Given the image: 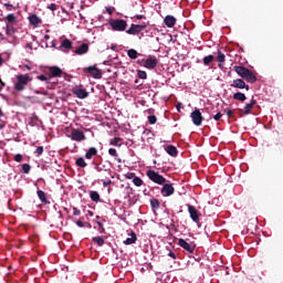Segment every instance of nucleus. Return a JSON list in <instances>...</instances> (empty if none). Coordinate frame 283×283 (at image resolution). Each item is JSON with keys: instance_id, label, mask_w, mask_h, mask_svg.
<instances>
[{"instance_id": "9b49d317", "label": "nucleus", "mask_w": 283, "mask_h": 283, "mask_svg": "<svg viewBox=\"0 0 283 283\" xmlns=\"http://www.w3.org/2000/svg\"><path fill=\"white\" fill-rule=\"evenodd\" d=\"M231 87H235L237 90H247L249 92L250 87L242 78L233 80Z\"/></svg>"}, {"instance_id": "423d86ee", "label": "nucleus", "mask_w": 283, "mask_h": 283, "mask_svg": "<svg viewBox=\"0 0 283 283\" xmlns=\"http://www.w3.org/2000/svg\"><path fill=\"white\" fill-rule=\"evenodd\" d=\"M190 118H192L193 125L196 127H200L202 125V122L205 120V117H202V113H200V109L196 108L191 114Z\"/></svg>"}, {"instance_id": "09e8293b", "label": "nucleus", "mask_w": 283, "mask_h": 283, "mask_svg": "<svg viewBox=\"0 0 283 283\" xmlns=\"http://www.w3.org/2000/svg\"><path fill=\"white\" fill-rule=\"evenodd\" d=\"M97 226L99 233H105V228L103 227V223L101 221H97Z\"/></svg>"}, {"instance_id": "39448f33", "label": "nucleus", "mask_w": 283, "mask_h": 283, "mask_svg": "<svg viewBox=\"0 0 283 283\" xmlns=\"http://www.w3.org/2000/svg\"><path fill=\"white\" fill-rule=\"evenodd\" d=\"M83 72L90 74L93 78H103V72H101V69L96 66L84 67Z\"/></svg>"}, {"instance_id": "f3484780", "label": "nucleus", "mask_w": 283, "mask_h": 283, "mask_svg": "<svg viewBox=\"0 0 283 283\" xmlns=\"http://www.w3.org/2000/svg\"><path fill=\"white\" fill-rule=\"evenodd\" d=\"M38 198L42 202V205H50V200H48V195L43 190H38Z\"/></svg>"}, {"instance_id": "0e129e2a", "label": "nucleus", "mask_w": 283, "mask_h": 283, "mask_svg": "<svg viewBox=\"0 0 283 283\" xmlns=\"http://www.w3.org/2000/svg\"><path fill=\"white\" fill-rule=\"evenodd\" d=\"M0 83H1L0 85H1L2 87H6V83H4L3 81L0 80Z\"/></svg>"}, {"instance_id": "864d4df0", "label": "nucleus", "mask_w": 283, "mask_h": 283, "mask_svg": "<svg viewBox=\"0 0 283 283\" xmlns=\"http://www.w3.org/2000/svg\"><path fill=\"white\" fill-rule=\"evenodd\" d=\"M168 258H171L172 260H176L178 258V255H176L174 251H169Z\"/></svg>"}, {"instance_id": "8fccbe9b", "label": "nucleus", "mask_w": 283, "mask_h": 283, "mask_svg": "<svg viewBox=\"0 0 283 283\" xmlns=\"http://www.w3.org/2000/svg\"><path fill=\"white\" fill-rule=\"evenodd\" d=\"M116 8L114 7H106V12H108V14H114Z\"/></svg>"}, {"instance_id": "aec40b11", "label": "nucleus", "mask_w": 283, "mask_h": 283, "mask_svg": "<svg viewBox=\"0 0 283 283\" xmlns=\"http://www.w3.org/2000/svg\"><path fill=\"white\" fill-rule=\"evenodd\" d=\"M176 17L174 15H166V18L164 19V23L168 28H174V25H176Z\"/></svg>"}, {"instance_id": "5fc2aeb1", "label": "nucleus", "mask_w": 283, "mask_h": 283, "mask_svg": "<svg viewBox=\"0 0 283 283\" xmlns=\"http://www.w3.org/2000/svg\"><path fill=\"white\" fill-rule=\"evenodd\" d=\"M103 182V187H109V185H112V179H108V180H102Z\"/></svg>"}, {"instance_id": "4468645a", "label": "nucleus", "mask_w": 283, "mask_h": 283, "mask_svg": "<svg viewBox=\"0 0 283 283\" xmlns=\"http://www.w3.org/2000/svg\"><path fill=\"white\" fill-rule=\"evenodd\" d=\"M50 78H59L63 76V70H61L59 66H51L50 69Z\"/></svg>"}, {"instance_id": "cd10ccee", "label": "nucleus", "mask_w": 283, "mask_h": 283, "mask_svg": "<svg viewBox=\"0 0 283 283\" xmlns=\"http://www.w3.org/2000/svg\"><path fill=\"white\" fill-rule=\"evenodd\" d=\"M233 98L234 101H240L241 103H244V101H247V95H244V93H234L233 94Z\"/></svg>"}, {"instance_id": "b1692460", "label": "nucleus", "mask_w": 283, "mask_h": 283, "mask_svg": "<svg viewBox=\"0 0 283 283\" xmlns=\"http://www.w3.org/2000/svg\"><path fill=\"white\" fill-rule=\"evenodd\" d=\"M137 240H138V237L136 235V232H132L130 238H127L124 241V244H126V247H129V244H136Z\"/></svg>"}, {"instance_id": "72a5a7b5", "label": "nucleus", "mask_w": 283, "mask_h": 283, "mask_svg": "<svg viewBox=\"0 0 283 283\" xmlns=\"http://www.w3.org/2000/svg\"><path fill=\"white\" fill-rule=\"evenodd\" d=\"M6 34H8V36H12V34H14V27L7 24Z\"/></svg>"}, {"instance_id": "c03bdc74", "label": "nucleus", "mask_w": 283, "mask_h": 283, "mask_svg": "<svg viewBox=\"0 0 283 283\" xmlns=\"http://www.w3.org/2000/svg\"><path fill=\"white\" fill-rule=\"evenodd\" d=\"M13 160H15V163H22V160H23V155L17 154V155L13 157Z\"/></svg>"}, {"instance_id": "4c0bfd02", "label": "nucleus", "mask_w": 283, "mask_h": 283, "mask_svg": "<svg viewBox=\"0 0 283 283\" xmlns=\"http://www.w3.org/2000/svg\"><path fill=\"white\" fill-rule=\"evenodd\" d=\"M120 137H115L111 140V145H113L114 147H120V145L118 143H120Z\"/></svg>"}, {"instance_id": "bf43d9fd", "label": "nucleus", "mask_w": 283, "mask_h": 283, "mask_svg": "<svg viewBox=\"0 0 283 283\" xmlns=\"http://www.w3.org/2000/svg\"><path fill=\"white\" fill-rule=\"evenodd\" d=\"M135 19H137L138 21H140V20L145 19V15H143V14H136V15H135Z\"/></svg>"}, {"instance_id": "dca6fc26", "label": "nucleus", "mask_w": 283, "mask_h": 283, "mask_svg": "<svg viewBox=\"0 0 283 283\" xmlns=\"http://www.w3.org/2000/svg\"><path fill=\"white\" fill-rule=\"evenodd\" d=\"M233 70L237 74H239L241 76V78H244L249 72H251V70L244 67V66H233Z\"/></svg>"}, {"instance_id": "a19ab883", "label": "nucleus", "mask_w": 283, "mask_h": 283, "mask_svg": "<svg viewBox=\"0 0 283 283\" xmlns=\"http://www.w3.org/2000/svg\"><path fill=\"white\" fill-rule=\"evenodd\" d=\"M7 21L9 23H14V21H17V17L14 15V13H10L7 15Z\"/></svg>"}, {"instance_id": "f8f14e48", "label": "nucleus", "mask_w": 283, "mask_h": 283, "mask_svg": "<svg viewBox=\"0 0 283 283\" xmlns=\"http://www.w3.org/2000/svg\"><path fill=\"white\" fill-rule=\"evenodd\" d=\"M72 48H73V44H72L71 40L70 39H64L61 42V45L59 46V50L61 52L67 53V52H70V50H72Z\"/></svg>"}, {"instance_id": "c756f323", "label": "nucleus", "mask_w": 283, "mask_h": 283, "mask_svg": "<svg viewBox=\"0 0 283 283\" xmlns=\"http://www.w3.org/2000/svg\"><path fill=\"white\" fill-rule=\"evenodd\" d=\"M127 55L132 60H136V59H138V51H136L135 49H130V50L127 51Z\"/></svg>"}, {"instance_id": "e433bc0d", "label": "nucleus", "mask_w": 283, "mask_h": 283, "mask_svg": "<svg viewBox=\"0 0 283 283\" xmlns=\"http://www.w3.org/2000/svg\"><path fill=\"white\" fill-rule=\"evenodd\" d=\"M31 169H32V166H30V164H23L22 165V171L24 174H30Z\"/></svg>"}, {"instance_id": "603ef678", "label": "nucleus", "mask_w": 283, "mask_h": 283, "mask_svg": "<svg viewBox=\"0 0 283 283\" xmlns=\"http://www.w3.org/2000/svg\"><path fill=\"white\" fill-rule=\"evenodd\" d=\"M4 8H7L9 12H11V10H14V6L10 3H4Z\"/></svg>"}, {"instance_id": "3c124183", "label": "nucleus", "mask_w": 283, "mask_h": 283, "mask_svg": "<svg viewBox=\"0 0 283 283\" xmlns=\"http://www.w3.org/2000/svg\"><path fill=\"white\" fill-rule=\"evenodd\" d=\"M75 224H77V226L80 227V229H83V228L85 227V222H83L82 219L77 220V221L75 222Z\"/></svg>"}, {"instance_id": "f704fd0d", "label": "nucleus", "mask_w": 283, "mask_h": 283, "mask_svg": "<svg viewBox=\"0 0 283 283\" xmlns=\"http://www.w3.org/2000/svg\"><path fill=\"white\" fill-rule=\"evenodd\" d=\"M133 184L135 185V187H143L144 181H143V179H140V177H135L133 179Z\"/></svg>"}, {"instance_id": "e2e57ef3", "label": "nucleus", "mask_w": 283, "mask_h": 283, "mask_svg": "<svg viewBox=\"0 0 283 283\" xmlns=\"http://www.w3.org/2000/svg\"><path fill=\"white\" fill-rule=\"evenodd\" d=\"M3 65V57H1V55H0V66H2Z\"/></svg>"}, {"instance_id": "680f3d73", "label": "nucleus", "mask_w": 283, "mask_h": 283, "mask_svg": "<svg viewBox=\"0 0 283 283\" xmlns=\"http://www.w3.org/2000/svg\"><path fill=\"white\" fill-rule=\"evenodd\" d=\"M27 48H28L29 50H32V43H27Z\"/></svg>"}, {"instance_id": "393cba45", "label": "nucleus", "mask_w": 283, "mask_h": 283, "mask_svg": "<svg viewBox=\"0 0 283 283\" xmlns=\"http://www.w3.org/2000/svg\"><path fill=\"white\" fill-rule=\"evenodd\" d=\"M132 196H134V188L127 187L125 198L128 200L129 205H135L136 201H134V199H132Z\"/></svg>"}, {"instance_id": "37998d69", "label": "nucleus", "mask_w": 283, "mask_h": 283, "mask_svg": "<svg viewBox=\"0 0 283 283\" xmlns=\"http://www.w3.org/2000/svg\"><path fill=\"white\" fill-rule=\"evenodd\" d=\"M108 154L109 156H113V158H118V153L116 151L115 148H109Z\"/></svg>"}, {"instance_id": "052dcab7", "label": "nucleus", "mask_w": 283, "mask_h": 283, "mask_svg": "<svg viewBox=\"0 0 283 283\" xmlns=\"http://www.w3.org/2000/svg\"><path fill=\"white\" fill-rule=\"evenodd\" d=\"M34 94H43V96H48V92H41L38 90L34 91Z\"/></svg>"}, {"instance_id": "f03ea898", "label": "nucleus", "mask_w": 283, "mask_h": 283, "mask_svg": "<svg viewBox=\"0 0 283 283\" xmlns=\"http://www.w3.org/2000/svg\"><path fill=\"white\" fill-rule=\"evenodd\" d=\"M147 178L151 180V182H155V185H165L167 182V179L163 177V175L158 174L156 170H147L146 171Z\"/></svg>"}, {"instance_id": "49530a36", "label": "nucleus", "mask_w": 283, "mask_h": 283, "mask_svg": "<svg viewBox=\"0 0 283 283\" xmlns=\"http://www.w3.org/2000/svg\"><path fill=\"white\" fill-rule=\"evenodd\" d=\"M43 151H44L43 146H40V147H38V148L35 149V155H36V156H42Z\"/></svg>"}, {"instance_id": "6e6d98bb", "label": "nucleus", "mask_w": 283, "mask_h": 283, "mask_svg": "<svg viewBox=\"0 0 283 283\" xmlns=\"http://www.w3.org/2000/svg\"><path fill=\"white\" fill-rule=\"evenodd\" d=\"M220 118H222V113H217L214 116H213V119L214 120H220Z\"/></svg>"}, {"instance_id": "a211bd4d", "label": "nucleus", "mask_w": 283, "mask_h": 283, "mask_svg": "<svg viewBox=\"0 0 283 283\" xmlns=\"http://www.w3.org/2000/svg\"><path fill=\"white\" fill-rule=\"evenodd\" d=\"M29 21L31 25H34V28H39V25L42 23L41 18H39L36 14L30 15Z\"/></svg>"}, {"instance_id": "6e6552de", "label": "nucleus", "mask_w": 283, "mask_h": 283, "mask_svg": "<svg viewBox=\"0 0 283 283\" xmlns=\"http://www.w3.org/2000/svg\"><path fill=\"white\" fill-rule=\"evenodd\" d=\"M177 244L188 253H193V251H196V244L189 243L185 239H179Z\"/></svg>"}, {"instance_id": "4d7b16f0", "label": "nucleus", "mask_w": 283, "mask_h": 283, "mask_svg": "<svg viewBox=\"0 0 283 283\" xmlns=\"http://www.w3.org/2000/svg\"><path fill=\"white\" fill-rule=\"evenodd\" d=\"M73 216H81V210H78L76 207L73 208Z\"/></svg>"}, {"instance_id": "58836bf2", "label": "nucleus", "mask_w": 283, "mask_h": 283, "mask_svg": "<svg viewBox=\"0 0 283 283\" xmlns=\"http://www.w3.org/2000/svg\"><path fill=\"white\" fill-rule=\"evenodd\" d=\"M226 55L221 51H218L217 60L219 63H224Z\"/></svg>"}, {"instance_id": "20e7f679", "label": "nucleus", "mask_w": 283, "mask_h": 283, "mask_svg": "<svg viewBox=\"0 0 283 283\" xmlns=\"http://www.w3.org/2000/svg\"><path fill=\"white\" fill-rule=\"evenodd\" d=\"M143 30H147V23L143 22L142 24H133L130 28L126 31V34L136 35L140 34Z\"/></svg>"}, {"instance_id": "1a4fd4ad", "label": "nucleus", "mask_w": 283, "mask_h": 283, "mask_svg": "<svg viewBox=\"0 0 283 283\" xmlns=\"http://www.w3.org/2000/svg\"><path fill=\"white\" fill-rule=\"evenodd\" d=\"M144 63L143 66L147 70H156V66L158 65V59L154 56H149L147 60H142Z\"/></svg>"}, {"instance_id": "412c9836", "label": "nucleus", "mask_w": 283, "mask_h": 283, "mask_svg": "<svg viewBox=\"0 0 283 283\" xmlns=\"http://www.w3.org/2000/svg\"><path fill=\"white\" fill-rule=\"evenodd\" d=\"M74 94L77 98H87L90 96V93L85 88H77L74 91Z\"/></svg>"}, {"instance_id": "7c9ffc66", "label": "nucleus", "mask_w": 283, "mask_h": 283, "mask_svg": "<svg viewBox=\"0 0 283 283\" xmlns=\"http://www.w3.org/2000/svg\"><path fill=\"white\" fill-rule=\"evenodd\" d=\"M214 56L213 55H207L203 57V65H211V63H213L214 61Z\"/></svg>"}, {"instance_id": "bb28decb", "label": "nucleus", "mask_w": 283, "mask_h": 283, "mask_svg": "<svg viewBox=\"0 0 283 283\" xmlns=\"http://www.w3.org/2000/svg\"><path fill=\"white\" fill-rule=\"evenodd\" d=\"M244 78L248 83H256L258 81V76H255V74H253L251 71H249L248 75H245Z\"/></svg>"}, {"instance_id": "69168bd1", "label": "nucleus", "mask_w": 283, "mask_h": 283, "mask_svg": "<svg viewBox=\"0 0 283 283\" xmlns=\"http://www.w3.org/2000/svg\"><path fill=\"white\" fill-rule=\"evenodd\" d=\"M3 116V111L0 109V118Z\"/></svg>"}, {"instance_id": "774afa93", "label": "nucleus", "mask_w": 283, "mask_h": 283, "mask_svg": "<svg viewBox=\"0 0 283 283\" xmlns=\"http://www.w3.org/2000/svg\"><path fill=\"white\" fill-rule=\"evenodd\" d=\"M24 67H27L28 70H32V67H30V65H24Z\"/></svg>"}, {"instance_id": "ddd939ff", "label": "nucleus", "mask_w": 283, "mask_h": 283, "mask_svg": "<svg viewBox=\"0 0 283 283\" xmlns=\"http://www.w3.org/2000/svg\"><path fill=\"white\" fill-rule=\"evenodd\" d=\"M74 54L78 56H83V54H87L90 52V44L82 43L76 50L73 51Z\"/></svg>"}, {"instance_id": "a18cd8bd", "label": "nucleus", "mask_w": 283, "mask_h": 283, "mask_svg": "<svg viewBox=\"0 0 283 283\" xmlns=\"http://www.w3.org/2000/svg\"><path fill=\"white\" fill-rule=\"evenodd\" d=\"M125 178H127V180H134V178H136V174L135 172H127L125 175Z\"/></svg>"}, {"instance_id": "9d476101", "label": "nucleus", "mask_w": 283, "mask_h": 283, "mask_svg": "<svg viewBox=\"0 0 283 283\" xmlns=\"http://www.w3.org/2000/svg\"><path fill=\"white\" fill-rule=\"evenodd\" d=\"M85 133L83 130L73 129L71 133V139L75 140L76 143H81L85 140Z\"/></svg>"}, {"instance_id": "4be33fe9", "label": "nucleus", "mask_w": 283, "mask_h": 283, "mask_svg": "<svg viewBox=\"0 0 283 283\" xmlns=\"http://www.w3.org/2000/svg\"><path fill=\"white\" fill-rule=\"evenodd\" d=\"M165 150L167 151V154L169 156H172V157L178 156V148H176V146H174V145L166 146Z\"/></svg>"}, {"instance_id": "13d9d810", "label": "nucleus", "mask_w": 283, "mask_h": 283, "mask_svg": "<svg viewBox=\"0 0 283 283\" xmlns=\"http://www.w3.org/2000/svg\"><path fill=\"white\" fill-rule=\"evenodd\" d=\"M227 116L228 118H233V116H235V113L233 111H228Z\"/></svg>"}, {"instance_id": "79ce46f5", "label": "nucleus", "mask_w": 283, "mask_h": 283, "mask_svg": "<svg viewBox=\"0 0 283 283\" xmlns=\"http://www.w3.org/2000/svg\"><path fill=\"white\" fill-rule=\"evenodd\" d=\"M46 8L48 10H51V12H56V10H59V6L56 3H51Z\"/></svg>"}, {"instance_id": "7ed1b4c3", "label": "nucleus", "mask_w": 283, "mask_h": 283, "mask_svg": "<svg viewBox=\"0 0 283 283\" xmlns=\"http://www.w3.org/2000/svg\"><path fill=\"white\" fill-rule=\"evenodd\" d=\"M109 25L114 32H125L127 30V21L120 19H113L109 21Z\"/></svg>"}, {"instance_id": "ea45409f", "label": "nucleus", "mask_w": 283, "mask_h": 283, "mask_svg": "<svg viewBox=\"0 0 283 283\" xmlns=\"http://www.w3.org/2000/svg\"><path fill=\"white\" fill-rule=\"evenodd\" d=\"M157 122H158V118L156 117V115L148 116V123L150 125H156Z\"/></svg>"}, {"instance_id": "473e14b6", "label": "nucleus", "mask_w": 283, "mask_h": 283, "mask_svg": "<svg viewBox=\"0 0 283 283\" xmlns=\"http://www.w3.org/2000/svg\"><path fill=\"white\" fill-rule=\"evenodd\" d=\"M150 206L153 209H160V201H158V199H151Z\"/></svg>"}, {"instance_id": "5701e85b", "label": "nucleus", "mask_w": 283, "mask_h": 283, "mask_svg": "<svg viewBox=\"0 0 283 283\" xmlns=\"http://www.w3.org/2000/svg\"><path fill=\"white\" fill-rule=\"evenodd\" d=\"M98 155V150L95 147H91L86 154H85V158L86 160H92V158H94V156Z\"/></svg>"}, {"instance_id": "338daca9", "label": "nucleus", "mask_w": 283, "mask_h": 283, "mask_svg": "<svg viewBox=\"0 0 283 283\" xmlns=\"http://www.w3.org/2000/svg\"><path fill=\"white\" fill-rule=\"evenodd\" d=\"M45 41H48V39H50V35H44Z\"/></svg>"}, {"instance_id": "de8ad7c7", "label": "nucleus", "mask_w": 283, "mask_h": 283, "mask_svg": "<svg viewBox=\"0 0 283 283\" xmlns=\"http://www.w3.org/2000/svg\"><path fill=\"white\" fill-rule=\"evenodd\" d=\"M50 75L49 76H45V75H39L38 76V81H45L48 83V81H50Z\"/></svg>"}, {"instance_id": "a878e982", "label": "nucleus", "mask_w": 283, "mask_h": 283, "mask_svg": "<svg viewBox=\"0 0 283 283\" xmlns=\"http://www.w3.org/2000/svg\"><path fill=\"white\" fill-rule=\"evenodd\" d=\"M90 198L93 202H101V195L97 191L91 190Z\"/></svg>"}, {"instance_id": "f257e3e1", "label": "nucleus", "mask_w": 283, "mask_h": 283, "mask_svg": "<svg viewBox=\"0 0 283 283\" xmlns=\"http://www.w3.org/2000/svg\"><path fill=\"white\" fill-rule=\"evenodd\" d=\"M17 82L14 83L15 92H23L29 83H32V77L28 74H18L15 76Z\"/></svg>"}, {"instance_id": "2eb2a0df", "label": "nucleus", "mask_w": 283, "mask_h": 283, "mask_svg": "<svg viewBox=\"0 0 283 283\" xmlns=\"http://www.w3.org/2000/svg\"><path fill=\"white\" fill-rule=\"evenodd\" d=\"M188 212H189L190 218L193 222H198V220H200V213L198 212L196 207L189 205L188 206Z\"/></svg>"}, {"instance_id": "6ab92c4d", "label": "nucleus", "mask_w": 283, "mask_h": 283, "mask_svg": "<svg viewBox=\"0 0 283 283\" xmlns=\"http://www.w3.org/2000/svg\"><path fill=\"white\" fill-rule=\"evenodd\" d=\"M255 105H258V101L255 99H251L250 103H248L244 108H243V114L249 115L251 114V109H253V107H255Z\"/></svg>"}, {"instance_id": "0eeeda50", "label": "nucleus", "mask_w": 283, "mask_h": 283, "mask_svg": "<svg viewBox=\"0 0 283 283\" xmlns=\"http://www.w3.org/2000/svg\"><path fill=\"white\" fill-rule=\"evenodd\" d=\"M160 193L161 196H164V198H169V196H174V193H176V188H174V184H164Z\"/></svg>"}, {"instance_id": "c9c22d12", "label": "nucleus", "mask_w": 283, "mask_h": 283, "mask_svg": "<svg viewBox=\"0 0 283 283\" xmlns=\"http://www.w3.org/2000/svg\"><path fill=\"white\" fill-rule=\"evenodd\" d=\"M138 78H142L143 81L147 80V72L145 71H137Z\"/></svg>"}, {"instance_id": "c85d7f7f", "label": "nucleus", "mask_w": 283, "mask_h": 283, "mask_svg": "<svg viewBox=\"0 0 283 283\" xmlns=\"http://www.w3.org/2000/svg\"><path fill=\"white\" fill-rule=\"evenodd\" d=\"M76 167L85 168L87 167V163H85V159L83 157H78L75 161Z\"/></svg>"}, {"instance_id": "2f4dec72", "label": "nucleus", "mask_w": 283, "mask_h": 283, "mask_svg": "<svg viewBox=\"0 0 283 283\" xmlns=\"http://www.w3.org/2000/svg\"><path fill=\"white\" fill-rule=\"evenodd\" d=\"M93 242H96L97 247H103V244H105V239H103V237H95L93 238Z\"/></svg>"}]
</instances>
